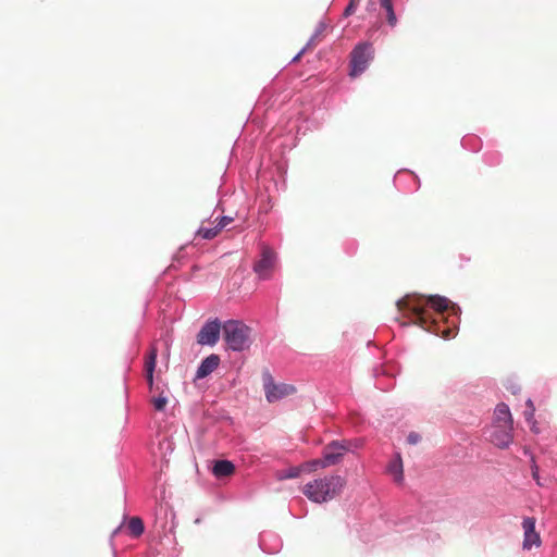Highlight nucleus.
Returning a JSON list of instances; mask_svg holds the SVG:
<instances>
[{"mask_svg": "<svg viewBox=\"0 0 557 557\" xmlns=\"http://www.w3.org/2000/svg\"><path fill=\"white\" fill-rule=\"evenodd\" d=\"M430 305L438 313H442L448 308L449 300L442 296H429L424 298L422 296L410 297L406 296L397 301V308L400 311H408V318L410 322L423 329L426 332L438 334V325L434 319H432L426 312L424 305Z\"/></svg>", "mask_w": 557, "mask_h": 557, "instance_id": "f257e3e1", "label": "nucleus"}, {"mask_svg": "<svg viewBox=\"0 0 557 557\" xmlns=\"http://www.w3.org/2000/svg\"><path fill=\"white\" fill-rule=\"evenodd\" d=\"M345 485V480L339 475H330L307 483L302 493L314 503H324L337 496Z\"/></svg>", "mask_w": 557, "mask_h": 557, "instance_id": "f03ea898", "label": "nucleus"}, {"mask_svg": "<svg viewBox=\"0 0 557 557\" xmlns=\"http://www.w3.org/2000/svg\"><path fill=\"white\" fill-rule=\"evenodd\" d=\"M223 337L230 349L242 351L248 347L250 329L240 321L228 320L223 326Z\"/></svg>", "mask_w": 557, "mask_h": 557, "instance_id": "7ed1b4c3", "label": "nucleus"}, {"mask_svg": "<svg viewBox=\"0 0 557 557\" xmlns=\"http://www.w3.org/2000/svg\"><path fill=\"white\" fill-rule=\"evenodd\" d=\"M374 50L369 42L358 44L350 53V76L360 75L373 59Z\"/></svg>", "mask_w": 557, "mask_h": 557, "instance_id": "20e7f679", "label": "nucleus"}, {"mask_svg": "<svg viewBox=\"0 0 557 557\" xmlns=\"http://www.w3.org/2000/svg\"><path fill=\"white\" fill-rule=\"evenodd\" d=\"M263 386L265 392V398L269 403L277 401L284 397L296 393V387L290 384H276L271 374L265 373L263 375Z\"/></svg>", "mask_w": 557, "mask_h": 557, "instance_id": "39448f33", "label": "nucleus"}, {"mask_svg": "<svg viewBox=\"0 0 557 557\" xmlns=\"http://www.w3.org/2000/svg\"><path fill=\"white\" fill-rule=\"evenodd\" d=\"M349 449L350 444L348 442L333 441L327 444L323 449L322 468L337 465Z\"/></svg>", "mask_w": 557, "mask_h": 557, "instance_id": "423d86ee", "label": "nucleus"}, {"mask_svg": "<svg viewBox=\"0 0 557 557\" xmlns=\"http://www.w3.org/2000/svg\"><path fill=\"white\" fill-rule=\"evenodd\" d=\"M276 255L275 252L265 245L261 247V258L256 262L253 270L260 278H269L271 271L275 265Z\"/></svg>", "mask_w": 557, "mask_h": 557, "instance_id": "0eeeda50", "label": "nucleus"}, {"mask_svg": "<svg viewBox=\"0 0 557 557\" xmlns=\"http://www.w3.org/2000/svg\"><path fill=\"white\" fill-rule=\"evenodd\" d=\"M221 333V323L218 319L207 322L197 335L199 345L213 346L218 343Z\"/></svg>", "mask_w": 557, "mask_h": 557, "instance_id": "6e6552de", "label": "nucleus"}, {"mask_svg": "<svg viewBox=\"0 0 557 557\" xmlns=\"http://www.w3.org/2000/svg\"><path fill=\"white\" fill-rule=\"evenodd\" d=\"M512 429V425L498 426L493 424L491 442L499 448L508 447L513 440Z\"/></svg>", "mask_w": 557, "mask_h": 557, "instance_id": "1a4fd4ad", "label": "nucleus"}, {"mask_svg": "<svg viewBox=\"0 0 557 557\" xmlns=\"http://www.w3.org/2000/svg\"><path fill=\"white\" fill-rule=\"evenodd\" d=\"M522 528L524 531V540L523 547L531 548L533 545H539L541 543L540 535L535 531V519L532 517H527L523 519Z\"/></svg>", "mask_w": 557, "mask_h": 557, "instance_id": "9d476101", "label": "nucleus"}, {"mask_svg": "<svg viewBox=\"0 0 557 557\" xmlns=\"http://www.w3.org/2000/svg\"><path fill=\"white\" fill-rule=\"evenodd\" d=\"M158 349L156 346H151L148 354L145 357V376L149 385V389L152 392L154 388L153 373L157 366Z\"/></svg>", "mask_w": 557, "mask_h": 557, "instance_id": "9b49d317", "label": "nucleus"}, {"mask_svg": "<svg viewBox=\"0 0 557 557\" xmlns=\"http://www.w3.org/2000/svg\"><path fill=\"white\" fill-rule=\"evenodd\" d=\"M220 364V357L218 355H210L205 358L197 370L196 377L203 379L211 374Z\"/></svg>", "mask_w": 557, "mask_h": 557, "instance_id": "f8f14e48", "label": "nucleus"}, {"mask_svg": "<svg viewBox=\"0 0 557 557\" xmlns=\"http://www.w3.org/2000/svg\"><path fill=\"white\" fill-rule=\"evenodd\" d=\"M513 420L512 416L510 413L509 407L502 403L498 404L494 411V424H497L498 426L503 425H512Z\"/></svg>", "mask_w": 557, "mask_h": 557, "instance_id": "ddd939ff", "label": "nucleus"}, {"mask_svg": "<svg viewBox=\"0 0 557 557\" xmlns=\"http://www.w3.org/2000/svg\"><path fill=\"white\" fill-rule=\"evenodd\" d=\"M235 472V466L228 460H218L214 462L212 473L216 478H226L233 475Z\"/></svg>", "mask_w": 557, "mask_h": 557, "instance_id": "4468645a", "label": "nucleus"}, {"mask_svg": "<svg viewBox=\"0 0 557 557\" xmlns=\"http://www.w3.org/2000/svg\"><path fill=\"white\" fill-rule=\"evenodd\" d=\"M387 470L392 475H394V480L397 483H400L404 480L403 460L399 454H397L396 458L389 462Z\"/></svg>", "mask_w": 557, "mask_h": 557, "instance_id": "2eb2a0df", "label": "nucleus"}, {"mask_svg": "<svg viewBox=\"0 0 557 557\" xmlns=\"http://www.w3.org/2000/svg\"><path fill=\"white\" fill-rule=\"evenodd\" d=\"M127 528L131 534L135 537L140 536L145 530L144 522L138 517H132L127 523Z\"/></svg>", "mask_w": 557, "mask_h": 557, "instance_id": "dca6fc26", "label": "nucleus"}, {"mask_svg": "<svg viewBox=\"0 0 557 557\" xmlns=\"http://www.w3.org/2000/svg\"><path fill=\"white\" fill-rule=\"evenodd\" d=\"M220 233V230H218V226H214L212 228L207 227H200L197 232V235L202 237L203 239H213L218 236Z\"/></svg>", "mask_w": 557, "mask_h": 557, "instance_id": "f3484780", "label": "nucleus"}, {"mask_svg": "<svg viewBox=\"0 0 557 557\" xmlns=\"http://www.w3.org/2000/svg\"><path fill=\"white\" fill-rule=\"evenodd\" d=\"M325 29L324 25H320L317 33L311 37L307 46L293 59L294 62L299 61L306 49L310 46H313L315 44V40L318 39L319 35L322 34V32Z\"/></svg>", "mask_w": 557, "mask_h": 557, "instance_id": "a211bd4d", "label": "nucleus"}, {"mask_svg": "<svg viewBox=\"0 0 557 557\" xmlns=\"http://www.w3.org/2000/svg\"><path fill=\"white\" fill-rule=\"evenodd\" d=\"M151 404L156 410L163 411L166 407L168 398L163 395V393H161L158 396L151 398Z\"/></svg>", "mask_w": 557, "mask_h": 557, "instance_id": "6ab92c4d", "label": "nucleus"}, {"mask_svg": "<svg viewBox=\"0 0 557 557\" xmlns=\"http://www.w3.org/2000/svg\"><path fill=\"white\" fill-rule=\"evenodd\" d=\"M386 13H387V21L389 25L395 26L396 24V15L393 10L392 2H382Z\"/></svg>", "mask_w": 557, "mask_h": 557, "instance_id": "aec40b11", "label": "nucleus"}, {"mask_svg": "<svg viewBox=\"0 0 557 557\" xmlns=\"http://www.w3.org/2000/svg\"><path fill=\"white\" fill-rule=\"evenodd\" d=\"M535 408L531 399L527 400V409L524 411V418L528 422H532L534 418Z\"/></svg>", "mask_w": 557, "mask_h": 557, "instance_id": "412c9836", "label": "nucleus"}, {"mask_svg": "<svg viewBox=\"0 0 557 557\" xmlns=\"http://www.w3.org/2000/svg\"><path fill=\"white\" fill-rule=\"evenodd\" d=\"M321 462H322V458L309 461L308 463H306L304 466V470L308 471V472L315 471L318 468H322V463Z\"/></svg>", "mask_w": 557, "mask_h": 557, "instance_id": "4be33fe9", "label": "nucleus"}, {"mask_svg": "<svg viewBox=\"0 0 557 557\" xmlns=\"http://www.w3.org/2000/svg\"><path fill=\"white\" fill-rule=\"evenodd\" d=\"M233 221H234V219L231 216H222L216 224L218 230H220V232H221L225 226L231 224Z\"/></svg>", "mask_w": 557, "mask_h": 557, "instance_id": "5701e85b", "label": "nucleus"}, {"mask_svg": "<svg viewBox=\"0 0 557 557\" xmlns=\"http://www.w3.org/2000/svg\"><path fill=\"white\" fill-rule=\"evenodd\" d=\"M420 435L416 432H411L409 433L408 437H407V442L411 445H416L420 442Z\"/></svg>", "mask_w": 557, "mask_h": 557, "instance_id": "b1692460", "label": "nucleus"}, {"mask_svg": "<svg viewBox=\"0 0 557 557\" xmlns=\"http://www.w3.org/2000/svg\"><path fill=\"white\" fill-rule=\"evenodd\" d=\"M355 9H356V2H349V4L347 5V8L344 11V14L346 16H348L355 12Z\"/></svg>", "mask_w": 557, "mask_h": 557, "instance_id": "393cba45", "label": "nucleus"}, {"mask_svg": "<svg viewBox=\"0 0 557 557\" xmlns=\"http://www.w3.org/2000/svg\"><path fill=\"white\" fill-rule=\"evenodd\" d=\"M451 332H453L451 330L445 329L444 331H442V336L444 338H448L450 336Z\"/></svg>", "mask_w": 557, "mask_h": 557, "instance_id": "a878e982", "label": "nucleus"}, {"mask_svg": "<svg viewBox=\"0 0 557 557\" xmlns=\"http://www.w3.org/2000/svg\"><path fill=\"white\" fill-rule=\"evenodd\" d=\"M299 474V470L298 469H294L290 471V473L288 474V478H295Z\"/></svg>", "mask_w": 557, "mask_h": 557, "instance_id": "bb28decb", "label": "nucleus"}, {"mask_svg": "<svg viewBox=\"0 0 557 557\" xmlns=\"http://www.w3.org/2000/svg\"><path fill=\"white\" fill-rule=\"evenodd\" d=\"M532 474H533V478H534L535 480H537V468H536V467L534 468V470H533V473H532Z\"/></svg>", "mask_w": 557, "mask_h": 557, "instance_id": "cd10ccee", "label": "nucleus"}]
</instances>
